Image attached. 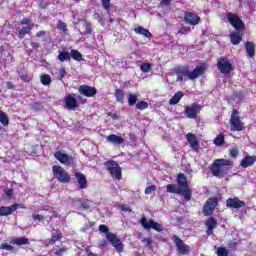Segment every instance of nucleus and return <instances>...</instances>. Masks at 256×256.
Wrapping results in <instances>:
<instances>
[{
	"mask_svg": "<svg viewBox=\"0 0 256 256\" xmlns=\"http://www.w3.org/2000/svg\"><path fill=\"white\" fill-rule=\"evenodd\" d=\"M232 165L233 161L225 158H218L215 159L209 166V170L211 171L213 177L223 179V177L229 174Z\"/></svg>",
	"mask_w": 256,
	"mask_h": 256,
	"instance_id": "nucleus-3",
	"label": "nucleus"
},
{
	"mask_svg": "<svg viewBox=\"0 0 256 256\" xmlns=\"http://www.w3.org/2000/svg\"><path fill=\"white\" fill-rule=\"evenodd\" d=\"M106 141L108 143H112V145H123V143H125V139H123V137L115 134L108 135L106 137Z\"/></svg>",
	"mask_w": 256,
	"mask_h": 256,
	"instance_id": "nucleus-23",
	"label": "nucleus"
},
{
	"mask_svg": "<svg viewBox=\"0 0 256 256\" xmlns=\"http://www.w3.org/2000/svg\"><path fill=\"white\" fill-rule=\"evenodd\" d=\"M61 239H63V232H61V230H54V232H52V236L48 244L55 245V243L57 241H61Z\"/></svg>",
	"mask_w": 256,
	"mask_h": 256,
	"instance_id": "nucleus-25",
	"label": "nucleus"
},
{
	"mask_svg": "<svg viewBox=\"0 0 256 256\" xmlns=\"http://www.w3.org/2000/svg\"><path fill=\"white\" fill-rule=\"evenodd\" d=\"M57 29H59V31H63V33H67V24L62 20H59L57 24Z\"/></svg>",
	"mask_w": 256,
	"mask_h": 256,
	"instance_id": "nucleus-42",
	"label": "nucleus"
},
{
	"mask_svg": "<svg viewBox=\"0 0 256 256\" xmlns=\"http://www.w3.org/2000/svg\"><path fill=\"white\" fill-rule=\"evenodd\" d=\"M202 110L203 106L197 103H193L192 105L185 107L184 114L188 119H196L197 115H199Z\"/></svg>",
	"mask_w": 256,
	"mask_h": 256,
	"instance_id": "nucleus-14",
	"label": "nucleus"
},
{
	"mask_svg": "<svg viewBox=\"0 0 256 256\" xmlns=\"http://www.w3.org/2000/svg\"><path fill=\"white\" fill-rule=\"evenodd\" d=\"M112 119H119V116L117 114H113Z\"/></svg>",
	"mask_w": 256,
	"mask_h": 256,
	"instance_id": "nucleus-64",
	"label": "nucleus"
},
{
	"mask_svg": "<svg viewBox=\"0 0 256 256\" xmlns=\"http://www.w3.org/2000/svg\"><path fill=\"white\" fill-rule=\"evenodd\" d=\"M53 175L59 183H71V175L60 165H54L52 167Z\"/></svg>",
	"mask_w": 256,
	"mask_h": 256,
	"instance_id": "nucleus-7",
	"label": "nucleus"
},
{
	"mask_svg": "<svg viewBox=\"0 0 256 256\" xmlns=\"http://www.w3.org/2000/svg\"><path fill=\"white\" fill-rule=\"evenodd\" d=\"M78 91L80 95H83L84 97H95V95H97V88L89 85H81Z\"/></svg>",
	"mask_w": 256,
	"mask_h": 256,
	"instance_id": "nucleus-19",
	"label": "nucleus"
},
{
	"mask_svg": "<svg viewBox=\"0 0 256 256\" xmlns=\"http://www.w3.org/2000/svg\"><path fill=\"white\" fill-rule=\"evenodd\" d=\"M21 81H23L24 83H29L31 81V78H29L28 74H22L20 76Z\"/></svg>",
	"mask_w": 256,
	"mask_h": 256,
	"instance_id": "nucleus-55",
	"label": "nucleus"
},
{
	"mask_svg": "<svg viewBox=\"0 0 256 256\" xmlns=\"http://www.w3.org/2000/svg\"><path fill=\"white\" fill-rule=\"evenodd\" d=\"M0 250L13 251V246L8 243H2L0 245Z\"/></svg>",
	"mask_w": 256,
	"mask_h": 256,
	"instance_id": "nucleus-46",
	"label": "nucleus"
},
{
	"mask_svg": "<svg viewBox=\"0 0 256 256\" xmlns=\"http://www.w3.org/2000/svg\"><path fill=\"white\" fill-rule=\"evenodd\" d=\"M256 156L252 155H246L240 162V167H243L244 169H247V167H253L255 165Z\"/></svg>",
	"mask_w": 256,
	"mask_h": 256,
	"instance_id": "nucleus-22",
	"label": "nucleus"
},
{
	"mask_svg": "<svg viewBox=\"0 0 256 256\" xmlns=\"http://www.w3.org/2000/svg\"><path fill=\"white\" fill-rule=\"evenodd\" d=\"M104 166L113 179H116V181H121V179H123L121 166H119V163L115 160L106 161Z\"/></svg>",
	"mask_w": 256,
	"mask_h": 256,
	"instance_id": "nucleus-6",
	"label": "nucleus"
},
{
	"mask_svg": "<svg viewBox=\"0 0 256 256\" xmlns=\"http://www.w3.org/2000/svg\"><path fill=\"white\" fill-rule=\"evenodd\" d=\"M42 85H51V76L49 74H43L40 77Z\"/></svg>",
	"mask_w": 256,
	"mask_h": 256,
	"instance_id": "nucleus-40",
	"label": "nucleus"
},
{
	"mask_svg": "<svg viewBox=\"0 0 256 256\" xmlns=\"http://www.w3.org/2000/svg\"><path fill=\"white\" fill-rule=\"evenodd\" d=\"M137 99H139V96H137V94L129 93L128 94L129 107H133V105H137Z\"/></svg>",
	"mask_w": 256,
	"mask_h": 256,
	"instance_id": "nucleus-37",
	"label": "nucleus"
},
{
	"mask_svg": "<svg viewBox=\"0 0 256 256\" xmlns=\"http://www.w3.org/2000/svg\"><path fill=\"white\" fill-rule=\"evenodd\" d=\"M205 225L207 227L206 235H213V230L217 229L219 223H217V219L215 217H209L206 220Z\"/></svg>",
	"mask_w": 256,
	"mask_h": 256,
	"instance_id": "nucleus-20",
	"label": "nucleus"
},
{
	"mask_svg": "<svg viewBox=\"0 0 256 256\" xmlns=\"http://www.w3.org/2000/svg\"><path fill=\"white\" fill-rule=\"evenodd\" d=\"M80 101V103L85 104V101H83V97L77 96V98L73 97L71 94H68L64 97V103L66 105V109H69L70 111H75L77 109V103Z\"/></svg>",
	"mask_w": 256,
	"mask_h": 256,
	"instance_id": "nucleus-13",
	"label": "nucleus"
},
{
	"mask_svg": "<svg viewBox=\"0 0 256 256\" xmlns=\"http://www.w3.org/2000/svg\"><path fill=\"white\" fill-rule=\"evenodd\" d=\"M36 37L41 38L42 37V41L47 42V41H51V34H49V32L45 31V30H40L36 33Z\"/></svg>",
	"mask_w": 256,
	"mask_h": 256,
	"instance_id": "nucleus-33",
	"label": "nucleus"
},
{
	"mask_svg": "<svg viewBox=\"0 0 256 256\" xmlns=\"http://www.w3.org/2000/svg\"><path fill=\"white\" fill-rule=\"evenodd\" d=\"M57 59L63 63V61H71V54L67 51H62L58 54Z\"/></svg>",
	"mask_w": 256,
	"mask_h": 256,
	"instance_id": "nucleus-35",
	"label": "nucleus"
},
{
	"mask_svg": "<svg viewBox=\"0 0 256 256\" xmlns=\"http://www.w3.org/2000/svg\"><path fill=\"white\" fill-rule=\"evenodd\" d=\"M65 75H67V71L65 70V68L60 69L58 79L62 81V79H65Z\"/></svg>",
	"mask_w": 256,
	"mask_h": 256,
	"instance_id": "nucleus-54",
	"label": "nucleus"
},
{
	"mask_svg": "<svg viewBox=\"0 0 256 256\" xmlns=\"http://www.w3.org/2000/svg\"><path fill=\"white\" fill-rule=\"evenodd\" d=\"M10 245H17L18 247H21V245H29V240L27 237H18V238H13L10 241Z\"/></svg>",
	"mask_w": 256,
	"mask_h": 256,
	"instance_id": "nucleus-27",
	"label": "nucleus"
},
{
	"mask_svg": "<svg viewBox=\"0 0 256 256\" xmlns=\"http://www.w3.org/2000/svg\"><path fill=\"white\" fill-rule=\"evenodd\" d=\"M143 243H147L146 245H150L151 244V238H144L142 240Z\"/></svg>",
	"mask_w": 256,
	"mask_h": 256,
	"instance_id": "nucleus-62",
	"label": "nucleus"
},
{
	"mask_svg": "<svg viewBox=\"0 0 256 256\" xmlns=\"http://www.w3.org/2000/svg\"><path fill=\"white\" fill-rule=\"evenodd\" d=\"M33 26L22 27L18 32V39H25V35H31Z\"/></svg>",
	"mask_w": 256,
	"mask_h": 256,
	"instance_id": "nucleus-30",
	"label": "nucleus"
},
{
	"mask_svg": "<svg viewBox=\"0 0 256 256\" xmlns=\"http://www.w3.org/2000/svg\"><path fill=\"white\" fill-rule=\"evenodd\" d=\"M186 139L191 149H193L194 151H199V140H197V136H195V134L189 132L186 135Z\"/></svg>",
	"mask_w": 256,
	"mask_h": 256,
	"instance_id": "nucleus-21",
	"label": "nucleus"
},
{
	"mask_svg": "<svg viewBox=\"0 0 256 256\" xmlns=\"http://www.w3.org/2000/svg\"><path fill=\"white\" fill-rule=\"evenodd\" d=\"M4 193L8 199H11L13 197L14 190L13 188H6L4 189Z\"/></svg>",
	"mask_w": 256,
	"mask_h": 256,
	"instance_id": "nucleus-50",
	"label": "nucleus"
},
{
	"mask_svg": "<svg viewBox=\"0 0 256 256\" xmlns=\"http://www.w3.org/2000/svg\"><path fill=\"white\" fill-rule=\"evenodd\" d=\"M102 7L106 10L109 11L111 9V0H101Z\"/></svg>",
	"mask_w": 256,
	"mask_h": 256,
	"instance_id": "nucleus-45",
	"label": "nucleus"
},
{
	"mask_svg": "<svg viewBox=\"0 0 256 256\" xmlns=\"http://www.w3.org/2000/svg\"><path fill=\"white\" fill-rule=\"evenodd\" d=\"M177 75V81L183 82L184 79L195 81L197 77H201L205 73V67L203 65L197 66L193 71L189 69V66H177L175 69Z\"/></svg>",
	"mask_w": 256,
	"mask_h": 256,
	"instance_id": "nucleus-4",
	"label": "nucleus"
},
{
	"mask_svg": "<svg viewBox=\"0 0 256 256\" xmlns=\"http://www.w3.org/2000/svg\"><path fill=\"white\" fill-rule=\"evenodd\" d=\"M30 45L32 49H39V47H41V44H39L37 41H31Z\"/></svg>",
	"mask_w": 256,
	"mask_h": 256,
	"instance_id": "nucleus-56",
	"label": "nucleus"
},
{
	"mask_svg": "<svg viewBox=\"0 0 256 256\" xmlns=\"http://www.w3.org/2000/svg\"><path fill=\"white\" fill-rule=\"evenodd\" d=\"M246 203L243 200H240L238 197L228 198L226 200V207L228 209H241L246 207Z\"/></svg>",
	"mask_w": 256,
	"mask_h": 256,
	"instance_id": "nucleus-17",
	"label": "nucleus"
},
{
	"mask_svg": "<svg viewBox=\"0 0 256 256\" xmlns=\"http://www.w3.org/2000/svg\"><path fill=\"white\" fill-rule=\"evenodd\" d=\"M178 187L175 184H168L166 186L167 193H174L175 195H182L185 201H191L193 197V190L189 187L187 182V176L183 173H179L177 176Z\"/></svg>",
	"mask_w": 256,
	"mask_h": 256,
	"instance_id": "nucleus-1",
	"label": "nucleus"
},
{
	"mask_svg": "<svg viewBox=\"0 0 256 256\" xmlns=\"http://www.w3.org/2000/svg\"><path fill=\"white\" fill-rule=\"evenodd\" d=\"M19 208L25 209V206L19 203H14L10 206H1L0 217H9V215H13V213H15V211H17Z\"/></svg>",
	"mask_w": 256,
	"mask_h": 256,
	"instance_id": "nucleus-15",
	"label": "nucleus"
},
{
	"mask_svg": "<svg viewBox=\"0 0 256 256\" xmlns=\"http://www.w3.org/2000/svg\"><path fill=\"white\" fill-rule=\"evenodd\" d=\"M172 241L176 245L179 255H189L191 253V247L185 244V242L177 235L172 236Z\"/></svg>",
	"mask_w": 256,
	"mask_h": 256,
	"instance_id": "nucleus-11",
	"label": "nucleus"
},
{
	"mask_svg": "<svg viewBox=\"0 0 256 256\" xmlns=\"http://www.w3.org/2000/svg\"><path fill=\"white\" fill-rule=\"evenodd\" d=\"M140 223L145 231H150V229H154V231H157L158 233L163 232V226H161L159 222H156L153 219L147 220L146 217H142L140 219Z\"/></svg>",
	"mask_w": 256,
	"mask_h": 256,
	"instance_id": "nucleus-9",
	"label": "nucleus"
},
{
	"mask_svg": "<svg viewBox=\"0 0 256 256\" xmlns=\"http://www.w3.org/2000/svg\"><path fill=\"white\" fill-rule=\"evenodd\" d=\"M118 209H120V211L131 213V207H129L127 204H120Z\"/></svg>",
	"mask_w": 256,
	"mask_h": 256,
	"instance_id": "nucleus-47",
	"label": "nucleus"
},
{
	"mask_svg": "<svg viewBox=\"0 0 256 256\" xmlns=\"http://www.w3.org/2000/svg\"><path fill=\"white\" fill-rule=\"evenodd\" d=\"M32 218L34 221H40V222L45 221V216L40 215V214H33Z\"/></svg>",
	"mask_w": 256,
	"mask_h": 256,
	"instance_id": "nucleus-53",
	"label": "nucleus"
},
{
	"mask_svg": "<svg viewBox=\"0 0 256 256\" xmlns=\"http://www.w3.org/2000/svg\"><path fill=\"white\" fill-rule=\"evenodd\" d=\"M155 191H157V186L150 185V186L145 188L144 193H145V195H151Z\"/></svg>",
	"mask_w": 256,
	"mask_h": 256,
	"instance_id": "nucleus-44",
	"label": "nucleus"
},
{
	"mask_svg": "<svg viewBox=\"0 0 256 256\" xmlns=\"http://www.w3.org/2000/svg\"><path fill=\"white\" fill-rule=\"evenodd\" d=\"M85 251L87 253V256H98L97 254L91 252V249L89 247H87Z\"/></svg>",
	"mask_w": 256,
	"mask_h": 256,
	"instance_id": "nucleus-61",
	"label": "nucleus"
},
{
	"mask_svg": "<svg viewBox=\"0 0 256 256\" xmlns=\"http://www.w3.org/2000/svg\"><path fill=\"white\" fill-rule=\"evenodd\" d=\"M55 159L59 161L62 165H66V167H71V165H75V157L70 156L69 154H65L61 151H56L54 153Z\"/></svg>",
	"mask_w": 256,
	"mask_h": 256,
	"instance_id": "nucleus-12",
	"label": "nucleus"
},
{
	"mask_svg": "<svg viewBox=\"0 0 256 256\" xmlns=\"http://www.w3.org/2000/svg\"><path fill=\"white\" fill-rule=\"evenodd\" d=\"M228 247H229V249H235V247H237V242H235V241L229 242Z\"/></svg>",
	"mask_w": 256,
	"mask_h": 256,
	"instance_id": "nucleus-59",
	"label": "nucleus"
},
{
	"mask_svg": "<svg viewBox=\"0 0 256 256\" xmlns=\"http://www.w3.org/2000/svg\"><path fill=\"white\" fill-rule=\"evenodd\" d=\"M229 155H230V157H233L234 159L237 158L239 155V149H237V148L230 149Z\"/></svg>",
	"mask_w": 256,
	"mask_h": 256,
	"instance_id": "nucleus-49",
	"label": "nucleus"
},
{
	"mask_svg": "<svg viewBox=\"0 0 256 256\" xmlns=\"http://www.w3.org/2000/svg\"><path fill=\"white\" fill-rule=\"evenodd\" d=\"M53 253L56 256H63V253H67V248L66 247H60V246H55L53 248Z\"/></svg>",
	"mask_w": 256,
	"mask_h": 256,
	"instance_id": "nucleus-38",
	"label": "nucleus"
},
{
	"mask_svg": "<svg viewBox=\"0 0 256 256\" xmlns=\"http://www.w3.org/2000/svg\"><path fill=\"white\" fill-rule=\"evenodd\" d=\"M172 1L173 0H161V5H164V7H169Z\"/></svg>",
	"mask_w": 256,
	"mask_h": 256,
	"instance_id": "nucleus-58",
	"label": "nucleus"
},
{
	"mask_svg": "<svg viewBox=\"0 0 256 256\" xmlns=\"http://www.w3.org/2000/svg\"><path fill=\"white\" fill-rule=\"evenodd\" d=\"M245 49L248 57H255V43L251 41H246Z\"/></svg>",
	"mask_w": 256,
	"mask_h": 256,
	"instance_id": "nucleus-28",
	"label": "nucleus"
},
{
	"mask_svg": "<svg viewBox=\"0 0 256 256\" xmlns=\"http://www.w3.org/2000/svg\"><path fill=\"white\" fill-rule=\"evenodd\" d=\"M184 23H186V25H193V26L199 25V23H201V18L193 12H185Z\"/></svg>",
	"mask_w": 256,
	"mask_h": 256,
	"instance_id": "nucleus-18",
	"label": "nucleus"
},
{
	"mask_svg": "<svg viewBox=\"0 0 256 256\" xmlns=\"http://www.w3.org/2000/svg\"><path fill=\"white\" fill-rule=\"evenodd\" d=\"M178 33H179L180 35H187V34L191 33V28H189V27H182V28L178 31Z\"/></svg>",
	"mask_w": 256,
	"mask_h": 256,
	"instance_id": "nucleus-52",
	"label": "nucleus"
},
{
	"mask_svg": "<svg viewBox=\"0 0 256 256\" xmlns=\"http://www.w3.org/2000/svg\"><path fill=\"white\" fill-rule=\"evenodd\" d=\"M75 178L79 184V189H87V178L81 172H75Z\"/></svg>",
	"mask_w": 256,
	"mask_h": 256,
	"instance_id": "nucleus-24",
	"label": "nucleus"
},
{
	"mask_svg": "<svg viewBox=\"0 0 256 256\" xmlns=\"http://www.w3.org/2000/svg\"><path fill=\"white\" fill-rule=\"evenodd\" d=\"M86 33L91 35L93 33V28H91V24L86 25Z\"/></svg>",
	"mask_w": 256,
	"mask_h": 256,
	"instance_id": "nucleus-60",
	"label": "nucleus"
},
{
	"mask_svg": "<svg viewBox=\"0 0 256 256\" xmlns=\"http://www.w3.org/2000/svg\"><path fill=\"white\" fill-rule=\"evenodd\" d=\"M50 3L48 2V0H40L39 1V7L40 9H47V7H49Z\"/></svg>",
	"mask_w": 256,
	"mask_h": 256,
	"instance_id": "nucleus-51",
	"label": "nucleus"
},
{
	"mask_svg": "<svg viewBox=\"0 0 256 256\" xmlns=\"http://www.w3.org/2000/svg\"><path fill=\"white\" fill-rule=\"evenodd\" d=\"M217 68L223 75H229L233 71V64L229 62L227 57H220L217 60Z\"/></svg>",
	"mask_w": 256,
	"mask_h": 256,
	"instance_id": "nucleus-10",
	"label": "nucleus"
},
{
	"mask_svg": "<svg viewBox=\"0 0 256 256\" xmlns=\"http://www.w3.org/2000/svg\"><path fill=\"white\" fill-rule=\"evenodd\" d=\"M6 85H7L8 89H13V83L7 82Z\"/></svg>",
	"mask_w": 256,
	"mask_h": 256,
	"instance_id": "nucleus-63",
	"label": "nucleus"
},
{
	"mask_svg": "<svg viewBox=\"0 0 256 256\" xmlns=\"http://www.w3.org/2000/svg\"><path fill=\"white\" fill-rule=\"evenodd\" d=\"M134 33H136L137 35H143V37H147V39H151V37H153V34H151L148 29L143 28V26H138L134 28Z\"/></svg>",
	"mask_w": 256,
	"mask_h": 256,
	"instance_id": "nucleus-26",
	"label": "nucleus"
},
{
	"mask_svg": "<svg viewBox=\"0 0 256 256\" xmlns=\"http://www.w3.org/2000/svg\"><path fill=\"white\" fill-rule=\"evenodd\" d=\"M31 24V19L29 18H23L20 22V25H30Z\"/></svg>",
	"mask_w": 256,
	"mask_h": 256,
	"instance_id": "nucleus-57",
	"label": "nucleus"
},
{
	"mask_svg": "<svg viewBox=\"0 0 256 256\" xmlns=\"http://www.w3.org/2000/svg\"><path fill=\"white\" fill-rule=\"evenodd\" d=\"M183 92L178 91L174 94V96L169 100V105H177L181 99H183Z\"/></svg>",
	"mask_w": 256,
	"mask_h": 256,
	"instance_id": "nucleus-31",
	"label": "nucleus"
},
{
	"mask_svg": "<svg viewBox=\"0 0 256 256\" xmlns=\"http://www.w3.org/2000/svg\"><path fill=\"white\" fill-rule=\"evenodd\" d=\"M229 123L230 131H245V122L241 121V112H239V110H232Z\"/></svg>",
	"mask_w": 256,
	"mask_h": 256,
	"instance_id": "nucleus-5",
	"label": "nucleus"
},
{
	"mask_svg": "<svg viewBox=\"0 0 256 256\" xmlns=\"http://www.w3.org/2000/svg\"><path fill=\"white\" fill-rule=\"evenodd\" d=\"M0 123L4 126L7 127L9 125V116L7 113L3 112L0 110Z\"/></svg>",
	"mask_w": 256,
	"mask_h": 256,
	"instance_id": "nucleus-36",
	"label": "nucleus"
},
{
	"mask_svg": "<svg viewBox=\"0 0 256 256\" xmlns=\"http://www.w3.org/2000/svg\"><path fill=\"white\" fill-rule=\"evenodd\" d=\"M136 109H139V111H145V109H149V103L147 101H138L136 103Z\"/></svg>",
	"mask_w": 256,
	"mask_h": 256,
	"instance_id": "nucleus-39",
	"label": "nucleus"
},
{
	"mask_svg": "<svg viewBox=\"0 0 256 256\" xmlns=\"http://www.w3.org/2000/svg\"><path fill=\"white\" fill-rule=\"evenodd\" d=\"M216 253L218 256H229V251L225 247H219Z\"/></svg>",
	"mask_w": 256,
	"mask_h": 256,
	"instance_id": "nucleus-43",
	"label": "nucleus"
},
{
	"mask_svg": "<svg viewBox=\"0 0 256 256\" xmlns=\"http://www.w3.org/2000/svg\"><path fill=\"white\" fill-rule=\"evenodd\" d=\"M217 205H219V198H217V197L208 198L203 206V210H202L203 215L205 217L211 216V214L214 213L215 210L217 209Z\"/></svg>",
	"mask_w": 256,
	"mask_h": 256,
	"instance_id": "nucleus-8",
	"label": "nucleus"
},
{
	"mask_svg": "<svg viewBox=\"0 0 256 256\" xmlns=\"http://www.w3.org/2000/svg\"><path fill=\"white\" fill-rule=\"evenodd\" d=\"M72 57V59H74V61H84L83 59V54H81V52H79V50H75V49H72L70 51V58Z\"/></svg>",
	"mask_w": 256,
	"mask_h": 256,
	"instance_id": "nucleus-32",
	"label": "nucleus"
},
{
	"mask_svg": "<svg viewBox=\"0 0 256 256\" xmlns=\"http://www.w3.org/2000/svg\"><path fill=\"white\" fill-rule=\"evenodd\" d=\"M214 145H216V147H222V145H225V135H223V133L216 136L214 139Z\"/></svg>",
	"mask_w": 256,
	"mask_h": 256,
	"instance_id": "nucleus-34",
	"label": "nucleus"
},
{
	"mask_svg": "<svg viewBox=\"0 0 256 256\" xmlns=\"http://www.w3.org/2000/svg\"><path fill=\"white\" fill-rule=\"evenodd\" d=\"M151 69H152L151 63L144 62L140 66V70L143 73H149L151 71Z\"/></svg>",
	"mask_w": 256,
	"mask_h": 256,
	"instance_id": "nucleus-41",
	"label": "nucleus"
},
{
	"mask_svg": "<svg viewBox=\"0 0 256 256\" xmlns=\"http://www.w3.org/2000/svg\"><path fill=\"white\" fill-rule=\"evenodd\" d=\"M226 19L228 23L236 30V32H232L230 34V41L232 45H239L241 41H243V31H245V22L241 18H239V15L228 12L226 14Z\"/></svg>",
	"mask_w": 256,
	"mask_h": 256,
	"instance_id": "nucleus-2",
	"label": "nucleus"
},
{
	"mask_svg": "<svg viewBox=\"0 0 256 256\" xmlns=\"http://www.w3.org/2000/svg\"><path fill=\"white\" fill-rule=\"evenodd\" d=\"M106 239H107V241L110 242L112 247L117 249V251L119 253H123V243L121 242V239H119V237H117V235L115 233L112 232V233L106 234Z\"/></svg>",
	"mask_w": 256,
	"mask_h": 256,
	"instance_id": "nucleus-16",
	"label": "nucleus"
},
{
	"mask_svg": "<svg viewBox=\"0 0 256 256\" xmlns=\"http://www.w3.org/2000/svg\"><path fill=\"white\" fill-rule=\"evenodd\" d=\"M99 231L100 233H106V235H108V233H113V232H109V227H107V225L105 224H101L99 226Z\"/></svg>",
	"mask_w": 256,
	"mask_h": 256,
	"instance_id": "nucleus-48",
	"label": "nucleus"
},
{
	"mask_svg": "<svg viewBox=\"0 0 256 256\" xmlns=\"http://www.w3.org/2000/svg\"><path fill=\"white\" fill-rule=\"evenodd\" d=\"M114 97L118 103H125V92L122 89H116L114 92Z\"/></svg>",
	"mask_w": 256,
	"mask_h": 256,
	"instance_id": "nucleus-29",
	"label": "nucleus"
}]
</instances>
